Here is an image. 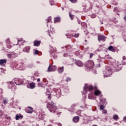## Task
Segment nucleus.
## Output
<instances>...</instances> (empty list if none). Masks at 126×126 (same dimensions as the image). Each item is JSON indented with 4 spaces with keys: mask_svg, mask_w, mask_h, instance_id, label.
<instances>
[{
    "mask_svg": "<svg viewBox=\"0 0 126 126\" xmlns=\"http://www.w3.org/2000/svg\"><path fill=\"white\" fill-rule=\"evenodd\" d=\"M84 90L85 91H93V90L94 91V95L95 96H99L101 95V92L98 90H97L96 87H93L92 85H88V86H86L84 88Z\"/></svg>",
    "mask_w": 126,
    "mask_h": 126,
    "instance_id": "nucleus-1",
    "label": "nucleus"
},
{
    "mask_svg": "<svg viewBox=\"0 0 126 126\" xmlns=\"http://www.w3.org/2000/svg\"><path fill=\"white\" fill-rule=\"evenodd\" d=\"M47 107L49 111L51 112V113H56V110H57V106H55V103H47Z\"/></svg>",
    "mask_w": 126,
    "mask_h": 126,
    "instance_id": "nucleus-2",
    "label": "nucleus"
},
{
    "mask_svg": "<svg viewBox=\"0 0 126 126\" xmlns=\"http://www.w3.org/2000/svg\"><path fill=\"white\" fill-rule=\"evenodd\" d=\"M112 71H113V69L111 68L106 69L105 71H103L104 77H108V76H110V74H112Z\"/></svg>",
    "mask_w": 126,
    "mask_h": 126,
    "instance_id": "nucleus-3",
    "label": "nucleus"
},
{
    "mask_svg": "<svg viewBox=\"0 0 126 126\" xmlns=\"http://www.w3.org/2000/svg\"><path fill=\"white\" fill-rule=\"evenodd\" d=\"M85 66L88 68H93V66H94V62L93 61L90 60L86 63Z\"/></svg>",
    "mask_w": 126,
    "mask_h": 126,
    "instance_id": "nucleus-4",
    "label": "nucleus"
},
{
    "mask_svg": "<svg viewBox=\"0 0 126 126\" xmlns=\"http://www.w3.org/2000/svg\"><path fill=\"white\" fill-rule=\"evenodd\" d=\"M97 37L99 42H100V41H103V42L106 41V37L103 35L98 34Z\"/></svg>",
    "mask_w": 126,
    "mask_h": 126,
    "instance_id": "nucleus-5",
    "label": "nucleus"
},
{
    "mask_svg": "<svg viewBox=\"0 0 126 126\" xmlns=\"http://www.w3.org/2000/svg\"><path fill=\"white\" fill-rule=\"evenodd\" d=\"M57 69V66L53 65L52 66L51 65H49L47 71L50 72V71H55V70Z\"/></svg>",
    "mask_w": 126,
    "mask_h": 126,
    "instance_id": "nucleus-6",
    "label": "nucleus"
},
{
    "mask_svg": "<svg viewBox=\"0 0 126 126\" xmlns=\"http://www.w3.org/2000/svg\"><path fill=\"white\" fill-rule=\"evenodd\" d=\"M28 88H31V89H34L35 88V83H31L28 84L27 85Z\"/></svg>",
    "mask_w": 126,
    "mask_h": 126,
    "instance_id": "nucleus-7",
    "label": "nucleus"
},
{
    "mask_svg": "<svg viewBox=\"0 0 126 126\" xmlns=\"http://www.w3.org/2000/svg\"><path fill=\"white\" fill-rule=\"evenodd\" d=\"M41 44V41L40 40H34L33 42V46L35 47H39Z\"/></svg>",
    "mask_w": 126,
    "mask_h": 126,
    "instance_id": "nucleus-8",
    "label": "nucleus"
},
{
    "mask_svg": "<svg viewBox=\"0 0 126 126\" xmlns=\"http://www.w3.org/2000/svg\"><path fill=\"white\" fill-rule=\"evenodd\" d=\"M26 111L27 113H29V114H31L32 113H33L34 110H33V108H32V107H28L27 108Z\"/></svg>",
    "mask_w": 126,
    "mask_h": 126,
    "instance_id": "nucleus-9",
    "label": "nucleus"
},
{
    "mask_svg": "<svg viewBox=\"0 0 126 126\" xmlns=\"http://www.w3.org/2000/svg\"><path fill=\"white\" fill-rule=\"evenodd\" d=\"M15 83L16 85H22L23 82L19 80L18 79L15 80Z\"/></svg>",
    "mask_w": 126,
    "mask_h": 126,
    "instance_id": "nucleus-10",
    "label": "nucleus"
},
{
    "mask_svg": "<svg viewBox=\"0 0 126 126\" xmlns=\"http://www.w3.org/2000/svg\"><path fill=\"white\" fill-rule=\"evenodd\" d=\"M75 64H76V65H77V66H83V63H82V62L80 61H76L75 62Z\"/></svg>",
    "mask_w": 126,
    "mask_h": 126,
    "instance_id": "nucleus-11",
    "label": "nucleus"
},
{
    "mask_svg": "<svg viewBox=\"0 0 126 126\" xmlns=\"http://www.w3.org/2000/svg\"><path fill=\"white\" fill-rule=\"evenodd\" d=\"M121 65H115V69L116 71H120L122 69Z\"/></svg>",
    "mask_w": 126,
    "mask_h": 126,
    "instance_id": "nucleus-12",
    "label": "nucleus"
},
{
    "mask_svg": "<svg viewBox=\"0 0 126 126\" xmlns=\"http://www.w3.org/2000/svg\"><path fill=\"white\" fill-rule=\"evenodd\" d=\"M73 123H78L79 122V116H75L73 118Z\"/></svg>",
    "mask_w": 126,
    "mask_h": 126,
    "instance_id": "nucleus-13",
    "label": "nucleus"
},
{
    "mask_svg": "<svg viewBox=\"0 0 126 126\" xmlns=\"http://www.w3.org/2000/svg\"><path fill=\"white\" fill-rule=\"evenodd\" d=\"M30 50V46H28L25 47L23 49V51L26 52V53H29Z\"/></svg>",
    "mask_w": 126,
    "mask_h": 126,
    "instance_id": "nucleus-14",
    "label": "nucleus"
},
{
    "mask_svg": "<svg viewBox=\"0 0 126 126\" xmlns=\"http://www.w3.org/2000/svg\"><path fill=\"white\" fill-rule=\"evenodd\" d=\"M57 22H61V17H57L54 18V23H57Z\"/></svg>",
    "mask_w": 126,
    "mask_h": 126,
    "instance_id": "nucleus-15",
    "label": "nucleus"
},
{
    "mask_svg": "<svg viewBox=\"0 0 126 126\" xmlns=\"http://www.w3.org/2000/svg\"><path fill=\"white\" fill-rule=\"evenodd\" d=\"M6 62H7V61L5 59L0 60V65H2V64H3L4 63H6Z\"/></svg>",
    "mask_w": 126,
    "mask_h": 126,
    "instance_id": "nucleus-16",
    "label": "nucleus"
},
{
    "mask_svg": "<svg viewBox=\"0 0 126 126\" xmlns=\"http://www.w3.org/2000/svg\"><path fill=\"white\" fill-rule=\"evenodd\" d=\"M108 50L109 51H111L112 52H116V50H115V48H114V47H113L112 46H110L108 47Z\"/></svg>",
    "mask_w": 126,
    "mask_h": 126,
    "instance_id": "nucleus-17",
    "label": "nucleus"
},
{
    "mask_svg": "<svg viewBox=\"0 0 126 126\" xmlns=\"http://www.w3.org/2000/svg\"><path fill=\"white\" fill-rule=\"evenodd\" d=\"M58 72L60 73H63V66H62L58 69Z\"/></svg>",
    "mask_w": 126,
    "mask_h": 126,
    "instance_id": "nucleus-18",
    "label": "nucleus"
},
{
    "mask_svg": "<svg viewBox=\"0 0 126 126\" xmlns=\"http://www.w3.org/2000/svg\"><path fill=\"white\" fill-rule=\"evenodd\" d=\"M22 118H23V116L18 115L17 114L16 115V120L17 121L19 120L20 119H22Z\"/></svg>",
    "mask_w": 126,
    "mask_h": 126,
    "instance_id": "nucleus-19",
    "label": "nucleus"
},
{
    "mask_svg": "<svg viewBox=\"0 0 126 126\" xmlns=\"http://www.w3.org/2000/svg\"><path fill=\"white\" fill-rule=\"evenodd\" d=\"M76 56H78L79 57V58H82V57H83L82 54H81V53H80L79 52H77L76 53Z\"/></svg>",
    "mask_w": 126,
    "mask_h": 126,
    "instance_id": "nucleus-20",
    "label": "nucleus"
},
{
    "mask_svg": "<svg viewBox=\"0 0 126 126\" xmlns=\"http://www.w3.org/2000/svg\"><path fill=\"white\" fill-rule=\"evenodd\" d=\"M113 119H114L115 121H118V120H119V116L117 115L113 116Z\"/></svg>",
    "mask_w": 126,
    "mask_h": 126,
    "instance_id": "nucleus-21",
    "label": "nucleus"
},
{
    "mask_svg": "<svg viewBox=\"0 0 126 126\" xmlns=\"http://www.w3.org/2000/svg\"><path fill=\"white\" fill-rule=\"evenodd\" d=\"M69 14L70 18L71 19V20H73V19H74V16L73 15H72L70 12H69Z\"/></svg>",
    "mask_w": 126,
    "mask_h": 126,
    "instance_id": "nucleus-22",
    "label": "nucleus"
},
{
    "mask_svg": "<svg viewBox=\"0 0 126 126\" xmlns=\"http://www.w3.org/2000/svg\"><path fill=\"white\" fill-rule=\"evenodd\" d=\"M47 23H49V22H51L52 21L51 18L49 17L46 20Z\"/></svg>",
    "mask_w": 126,
    "mask_h": 126,
    "instance_id": "nucleus-23",
    "label": "nucleus"
},
{
    "mask_svg": "<svg viewBox=\"0 0 126 126\" xmlns=\"http://www.w3.org/2000/svg\"><path fill=\"white\" fill-rule=\"evenodd\" d=\"M8 84H9V86H13L14 85V83L12 82H8Z\"/></svg>",
    "mask_w": 126,
    "mask_h": 126,
    "instance_id": "nucleus-24",
    "label": "nucleus"
},
{
    "mask_svg": "<svg viewBox=\"0 0 126 126\" xmlns=\"http://www.w3.org/2000/svg\"><path fill=\"white\" fill-rule=\"evenodd\" d=\"M52 57L54 58V59H57V58H58V56L56 53H53V54H52Z\"/></svg>",
    "mask_w": 126,
    "mask_h": 126,
    "instance_id": "nucleus-25",
    "label": "nucleus"
},
{
    "mask_svg": "<svg viewBox=\"0 0 126 126\" xmlns=\"http://www.w3.org/2000/svg\"><path fill=\"white\" fill-rule=\"evenodd\" d=\"M72 3H75V2H77V0H69Z\"/></svg>",
    "mask_w": 126,
    "mask_h": 126,
    "instance_id": "nucleus-26",
    "label": "nucleus"
},
{
    "mask_svg": "<svg viewBox=\"0 0 126 126\" xmlns=\"http://www.w3.org/2000/svg\"><path fill=\"white\" fill-rule=\"evenodd\" d=\"M38 86L39 87H43V83H38Z\"/></svg>",
    "mask_w": 126,
    "mask_h": 126,
    "instance_id": "nucleus-27",
    "label": "nucleus"
},
{
    "mask_svg": "<svg viewBox=\"0 0 126 126\" xmlns=\"http://www.w3.org/2000/svg\"><path fill=\"white\" fill-rule=\"evenodd\" d=\"M28 67L29 68H32L33 67V64H30L28 65Z\"/></svg>",
    "mask_w": 126,
    "mask_h": 126,
    "instance_id": "nucleus-28",
    "label": "nucleus"
},
{
    "mask_svg": "<svg viewBox=\"0 0 126 126\" xmlns=\"http://www.w3.org/2000/svg\"><path fill=\"white\" fill-rule=\"evenodd\" d=\"M46 95L48 96V99H51V94L46 93Z\"/></svg>",
    "mask_w": 126,
    "mask_h": 126,
    "instance_id": "nucleus-29",
    "label": "nucleus"
},
{
    "mask_svg": "<svg viewBox=\"0 0 126 126\" xmlns=\"http://www.w3.org/2000/svg\"><path fill=\"white\" fill-rule=\"evenodd\" d=\"M74 37L75 38H78L79 37V33H75Z\"/></svg>",
    "mask_w": 126,
    "mask_h": 126,
    "instance_id": "nucleus-30",
    "label": "nucleus"
},
{
    "mask_svg": "<svg viewBox=\"0 0 126 126\" xmlns=\"http://www.w3.org/2000/svg\"><path fill=\"white\" fill-rule=\"evenodd\" d=\"M7 56H8V58L9 59H11V57H12L13 54H8Z\"/></svg>",
    "mask_w": 126,
    "mask_h": 126,
    "instance_id": "nucleus-31",
    "label": "nucleus"
},
{
    "mask_svg": "<svg viewBox=\"0 0 126 126\" xmlns=\"http://www.w3.org/2000/svg\"><path fill=\"white\" fill-rule=\"evenodd\" d=\"M88 97H89V99H93V96H92V94H89V96Z\"/></svg>",
    "mask_w": 126,
    "mask_h": 126,
    "instance_id": "nucleus-32",
    "label": "nucleus"
},
{
    "mask_svg": "<svg viewBox=\"0 0 126 126\" xmlns=\"http://www.w3.org/2000/svg\"><path fill=\"white\" fill-rule=\"evenodd\" d=\"M71 80V79L70 77H67L66 79V82H68V81H70Z\"/></svg>",
    "mask_w": 126,
    "mask_h": 126,
    "instance_id": "nucleus-33",
    "label": "nucleus"
},
{
    "mask_svg": "<svg viewBox=\"0 0 126 126\" xmlns=\"http://www.w3.org/2000/svg\"><path fill=\"white\" fill-rule=\"evenodd\" d=\"M3 104H7V100H6L5 99H3Z\"/></svg>",
    "mask_w": 126,
    "mask_h": 126,
    "instance_id": "nucleus-34",
    "label": "nucleus"
},
{
    "mask_svg": "<svg viewBox=\"0 0 126 126\" xmlns=\"http://www.w3.org/2000/svg\"><path fill=\"white\" fill-rule=\"evenodd\" d=\"M9 43H10V40L9 39V38H7L6 39V43L7 44H9Z\"/></svg>",
    "mask_w": 126,
    "mask_h": 126,
    "instance_id": "nucleus-35",
    "label": "nucleus"
},
{
    "mask_svg": "<svg viewBox=\"0 0 126 126\" xmlns=\"http://www.w3.org/2000/svg\"><path fill=\"white\" fill-rule=\"evenodd\" d=\"M93 56H94V54H93V53H90V59H92V58L93 57Z\"/></svg>",
    "mask_w": 126,
    "mask_h": 126,
    "instance_id": "nucleus-36",
    "label": "nucleus"
},
{
    "mask_svg": "<svg viewBox=\"0 0 126 126\" xmlns=\"http://www.w3.org/2000/svg\"><path fill=\"white\" fill-rule=\"evenodd\" d=\"M102 113H103V114H105V115H106L107 114V110H102Z\"/></svg>",
    "mask_w": 126,
    "mask_h": 126,
    "instance_id": "nucleus-37",
    "label": "nucleus"
},
{
    "mask_svg": "<svg viewBox=\"0 0 126 126\" xmlns=\"http://www.w3.org/2000/svg\"><path fill=\"white\" fill-rule=\"evenodd\" d=\"M39 53V51L38 50H35L34 52V54L35 55H38V54Z\"/></svg>",
    "mask_w": 126,
    "mask_h": 126,
    "instance_id": "nucleus-38",
    "label": "nucleus"
},
{
    "mask_svg": "<svg viewBox=\"0 0 126 126\" xmlns=\"http://www.w3.org/2000/svg\"><path fill=\"white\" fill-rule=\"evenodd\" d=\"M100 110H104V106H103V105H100Z\"/></svg>",
    "mask_w": 126,
    "mask_h": 126,
    "instance_id": "nucleus-39",
    "label": "nucleus"
},
{
    "mask_svg": "<svg viewBox=\"0 0 126 126\" xmlns=\"http://www.w3.org/2000/svg\"><path fill=\"white\" fill-rule=\"evenodd\" d=\"M91 17H92V18H95V17H96V15L93 14L91 15Z\"/></svg>",
    "mask_w": 126,
    "mask_h": 126,
    "instance_id": "nucleus-40",
    "label": "nucleus"
},
{
    "mask_svg": "<svg viewBox=\"0 0 126 126\" xmlns=\"http://www.w3.org/2000/svg\"><path fill=\"white\" fill-rule=\"evenodd\" d=\"M89 9H92V5H90V7L87 8V10H89Z\"/></svg>",
    "mask_w": 126,
    "mask_h": 126,
    "instance_id": "nucleus-41",
    "label": "nucleus"
},
{
    "mask_svg": "<svg viewBox=\"0 0 126 126\" xmlns=\"http://www.w3.org/2000/svg\"><path fill=\"white\" fill-rule=\"evenodd\" d=\"M48 93V94H51V93H50V91H49V90H47V93Z\"/></svg>",
    "mask_w": 126,
    "mask_h": 126,
    "instance_id": "nucleus-42",
    "label": "nucleus"
},
{
    "mask_svg": "<svg viewBox=\"0 0 126 126\" xmlns=\"http://www.w3.org/2000/svg\"><path fill=\"white\" fill-rule=\"evenodd\" d=\"M124 122H125V123H126V116H125V117L124 118Z\"/></svg>",
    "mask_w": 126,
    "mask_h": 126,
    "instance_id": "nucleus-43",
    "label": "nucleus"
},
{
    "mask_svg": "<svg viewBox=\"0 0 126 126\" xmlns=\"http://www.w3.org/2000/svg\"><path fill=\"white\" fill-rule=\"evenodd\" d=\"M6 118L7 119V120H10L11 118L9 117H6Z\"/></svg>",
    "mask_w": 126,
    "mask_h": 126,
    "instance_id": "nucleus-44",
    "label": "nucleus"
},
{
    "mask_svg": "<svg viewBox=\"0 0 126 126\" xmlns=\"http://www.w3.org/2000/svg\"><path fill=\"white\" fill-rule=\"evenodd\" d=\"M40 78H38V79H37V82H40Z\"/></svg>",
    "mask_w": 126,
    "mask_h": 126,
    "instance_id": "nucleus-45",
    "label": "nucleus"
},
{
    "mask_svg": "<svg viewBox=\"0 0 126 126\" xmlns=\"http://www.w3.org/2000/svg\"><path fill=\"white\" fill-rule=\"evenodd\" d=\"M124 19L126 21V15L124 16Z\"/></svg>",
    "mask_w": 126,
    "mask_h": 126,
    "instance_id": "nucleus-46",
    "label": "nucleus"
},
{
    "mask_svg": "<svg viewBox=\"0 0 126 126\" xmlns=\"http://www.w3.org/2000/svg\"><path fill=\"white\" fill-rule=\"evenodd\" d=\"M67 56V54H64V55H63V56L64 57H66Z\"/></svg>",
    "mask_w": 126,
    "mask_h": 126,
    "instance_id": "nucleus-47",
    "label": "nucleus"
},
{
    "mask_svg": "<svg viewBox=\"0 0 126 126\" xmlns=\"http://www.w3.org/2000/svg\"><path fill=\"white\" fill-rule=\"evenodd\" d=\"M123 60H126V56H124L123 57Z\"/></svg>",
    "mask_w": 126,
    "mask_h": 126,
    "instance_id": "nucleus-48",
    "label": "nucleus"
},
{
    "mask_svg": "<svg viewBox=\"0 0 126 126\" xmlns=\"http://www.w3.org/2000/svg\"><path fill=\"white\" fill-rule=\"evenodd\" d=\"M65 35L67 36V38H69V37H68L69 36L68 34H66Z\"/></svg>",
    "mask_w": 126,
    "mask_h": 126,
    "instance_id": "nucleus-49",
    "label": "nucleus"
},
{
    "mask_svg": "<svg viewBox=\"0 0 126 126\" xmlns=\"http://www.w3.org/2000/svg\"><path fill=\"white\" fill-rule=\"evenodd\" d=\"M60 114H61V113L58 112V113H57V115H60Z\"/></svg>",
    "mask_w": 126,
    "mask_h": 126,
    "instance_id": "nucleus-50",
    "label": "nucleus"
},
{
    "mask_svg": "<svg viewBox=\"0 0 126 126\" xmlns=\"http://www.w3.org/2000/svg\"><path fill=\"white\" fill-rule=\"evenodd\" d=\"M21 40H18V42L19 43V42H20Z\"/></svg>",
    "mask_w": 126,
    "mask_h": 126,
    "instance_id": "nucleus-51",
    "label": "nucleus"
},
{
    "mask_svg": "<svg viewBox=\"0 0 126 126\" xmlns=\"http://www.w3.org/2000/svg\"><path fill=\"white\" fill-rule=\"evenodd\" d=\"M117 10V8H115L114 10Z\"/></svg>",
    "mask_w": 126,
    "mask_h": 126,
    "instance_id": "nucleus-52",
    "label": "nucleus"
},
{
    "mask_svg": "<svg viewBox=\"0 0 126 126\" xmlns=\"http://www.w3.org/2000/svg\"><path fill=\"white\" fill-rule=\"evenodd\" d=\"M78 23H79V24H80V22H79Z\"/></svg>",
    "mask_w": 126,
    "mask_h": 126,
    "instance_id": "nucleus-53",
    "label": "nucleus"
}]
</instances>
